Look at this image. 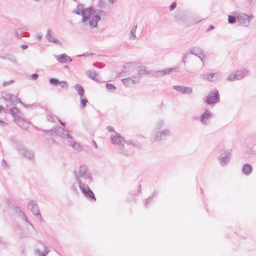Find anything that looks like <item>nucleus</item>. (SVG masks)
I'll return each instance as SVG.
<instances>
[{"label": "nucleus", "mask_w": 256, "mask_h": 256, "mask_svg": "<svg viewBox=\"0 0 256 256\" xmlns=\"http://www.w3.org/2000/svg\"><path fill=\"white\" fill-rule=\"evenodd\" d=\"M18 102H20L22 106H24V104L20 98L18 99Z\"/></svg>", "instance_id": "4d7b16f0"}, {"label": "nucleus", "mask_w": 256, "mask_h": 256, "mask_svg": "<svg viewBox=\"0 0 256 256\" xmlns=\"http://www.w3.org/2000/svg\"><path fill=\"white\" fill-rule=\"evenodd\" d=\"M137 70L138 74V76L128 78L122 80L124 84L126 87H130L132 85L138 84L141 79V76L143 74H148L150 73L149 71L147 70L145 66L144 65H140L138 66L137 68Z\"/></svg>", "instance_id": "f03ea898"}, {"label": "nucleus", "mask_w": 256, "mask_h": 256, "mask_svg": "<svg viewBox=\"0 0 256 256\" xmlns=\"http://www.w3.org/2000/svg\"><path fill=\"white\" fill-rule=\"evenodd\" d=\"M0 123H1L2 124H4V125L5 124H6V123L4 121L0 119Z\"/></svg>", "instance_id": "052dcab7"}, {"label": "nucleus", "mask_w": 256, "mask_h": 256, "mask_svg": "<svg viewBox=\"0 0 256 256\" xmlns=\"http://www.w3.org/2000/svg\"><path fill=\"white\" fill-rule=\"evenodd\" d=\"M33 228H34V225L30 222H29V223H28Z\"/></svg>", "instance_id": "e2e57ef3"}, {"label": "nucleus", "mask_w": 256, "mask_h": 256, "mask_svg": "<svg viewBox=\"0 0 256 256\" xmlns=\"http://www.w3.org/2000/svg\"><path fill=\"white\" fill-rule=\"evenodd\" d=\"M54 42L60 44V42L58 40H54Z\"/></svg>", "instance_id": "0e129e2a"}, {"label": "nucleus", "mask_w": 256, "mask_h": 256, "mask_svg": "<svg viewBox=\"0 0 256 256\" xmlns=\"http://www.w3.org/2000/svg\"><path fill=\"white\" fill-rule=\"evenodd\" d=\"M68 143L69 145L72 148H74V150L78 152H80L82 150V147L80 145V144L76 142H75L73 141L72 140H68Z\"/></svg>", "instance_id": "4be33fe9"}, {"label": "nucleus", "mask_w": 256, "mask_h": 256, "mask_svg": "<svg viewBox=\"0 0 256 256\" xmlns=\"http://www.w3.org/2000/svg\"><path fill=\"white\" fill-rule=\"evenodd\" d=\"M43 132L47 136H56V127L50 130H43Z\"/></svg>", "instance_id": "c85d7f7f"}, {"label": "nucleus", "mask_w": 256, "mask_h": 256, "mask_svg": "<svg viewBox=\"0 0 256 256\" xmlns=\"http://www.w3.org/2000/svg\"><path fill=\"white\" fill-rule=\"evenodd\" d=\"M88 168L86 166L83 165L81 166L80 168L78 174V176L80 178V177H82L84 176V174H88L87 172Z\"/></svg>", "instance_id": "a878e982"}, {"label": "nucleus", "mask_w": 256, "mask_h": 256, "mask_svg": "<svg viewBox=\"0 0 256 256\" xmlns=\"http://www.w3.org/2000/svg\"><path fill=\"white\" fill-rule=\"evenodd\" d=\"M28 208L32 214L36 216L40 222L42 220V218L40 214L38 204L34 200H31L28 204Z\"/></svg>", "instance_id": "6e6552de"}, {"label": "nucleus", "mask_w": 256, "mask_h": 256, "mask_svg": "<svg viewBox=\"0 0 256 256\" xmlns=\"http://www.w3.org/2000/svg\"><path fill=\"white\" fill-rule=\"evenodd\" d=\"M158 194L156 191H154L148 198H146L144 201V205L146 208H148L150 205L154 202V198Z\"/></svg>", "instance_id": "dca6fc26"}, {"label": "nucleus", "mask_w": 256, "mask_h": 256, "mask_svg": "<svg viewBox=\"0 0 256 256\" xmlns=\"http://www.w3.org/2000/svg\"><path fill=\"white\" fill-rule=\"evenodd\" d=\"M254 18L252 16H248L246 14H242L240 17V20L242 24L248 26L250 21Z\"/></svg>", "instance_id": "f3484780"}, {"label": "nucleus", "mask_w": 256, "mask_h": 256, "mask_svg": "<svg viewBox=\"0 0 256 256\" xmlns=\"http://www.w3.org/2000/svg\"><path fill=\"white\" fill-rule=\"evenodd\" d=\"M2 166L4 167V168H8V162H6V161L5 160H3L2 162Z\"/></svg>", "instance_id": "09e8293b"}, {"label": "nucleus", "mask_w": 256, "mask_h": 256, "mask_svg": "<svg viewBox=\"0 0 256 256\" xmlns=\"http://www.w3.org/2000/svg\"><path fill=\"white\" fill-rule=\"evenodd\" d=\"M20 154L22 155L24 157L30 160L34 158V153L32 151L27 149L26 148Z\"/></svg>", "instance_id": "412c9836"}, {"label": "nucleus", "mask_w": 256, "mask_h": 256, "mask_svg": "<svg viewBox=\"0 0 256 256\" xmlns=\"http://www.w3.org/2000/svg\"><path fill=\"white\" fill-rule=\"evenodd\" d=\"M24 106L26 108H30L31 109H34L40 106V103H34L32 104H24Z\"/></svg>", "instance_id": "72a5a7b5"}, {"label": "nucleus", "mask_w": 256, "mask_h": 256, "mask_svg": "<svg viewBox=\"0 0 256 256\" xmlns=\"http://www.w3.org/2000/svg\"><path fill=\"white\" fill-rule=\"evenodd\" d=\"M248 70L247 68L238 70L232 72L228 77L227 80L230 82H234L244 78L248 74Z\"/></svg>", "instance_id": "423d86ee"}, {"label": "nucleus", "mask_w": 256, "mask_h": 256, "mask_svg": "<svg viewBox=\"0 0 256 256\" xmlns=\"http://www.w3.org/2000/svg\"><path fill=\"white\" fill-rule=\"evenodd\" d=\"M116 135L111 136V142L113 144L116 145L118 144L120 146L119 152L120 153L126 156H128V150H124V145L122 144V142H124V140H126L124 138L119 134L116 132H115Z\"/></svg>", "instance_id": "39448f33"}, {"label": "nucleus", "mask_w": 256, "mask_h": 256, "mask_svg": "<svg viewBox=\"0 0 256 256\" xmlns=\"http://www.w3.org/2000/svg\"><path fill=\"white\" fill-rule=\"evenodd\" d=\"M134 196H136L138 194H134Z\"/></svg>", "instance_id": "774afa93"}, {"label": "nucleus", "mask_w": 256, "mask_h": 256, "mask_svg": "<svg viewBox=\"0 0 256 256\" xmlns=\"http://www.w3.org/2000/svg\"><path fill=\"white\" fill-rule=\"evenodd\" d=\"M56 59L60 63H70L72 62L70 58L66 54L58 56Z\"/></svg>", "instance_id": "6ab92c4d"}, {"label": "nucleus", "mask_w": 256, "mask_h": 256, "mask_svg": "<svg viewBox=\"0 0 256 256\" xmlns=\"http://www.w3.org/2000/svg\"><path fill=\"white\" fill-rule=\"evenodd\" d=\"M14 121H17L18 122L25 121L26 122V120H24L23 119L22 120V118L20 116H18V114L16 116H14ZM27 122L28 124L30 123L29 122Z\"/></svg>", "instance_id": "58836bf2"}, {"label": "nucleus", "mask_w": 256, "mask_h": 256, "mask_svg": "<svg viewBox=\"0 0 256 256\" xmlns=\"http://www.w3.org/2000/svg\"><path fill=\"white\" fill-rule=\"evenodd\" d=\"M2 238L0 237V244H2Z\"/></svg>", "instance_id": "69168bd1"}, {"label": "nucleus", "mask_w": 256, "mask_h": 256, "mask_svg": "<svg viewBox=\"0 0 256 256\" xmlns=\"http://www.w3.org/2000/svg\"><path fill=\"white\" fill-rule=\"evenodd\" d=\"M220 100V96L218 90L211 92L206 96L205 102L208 105L215 104L219 102Z\"/></svg>", "instance_id": "0eeeda50"}, {"label": "nucleus", "mask_w": 256, "mask_h": 256, "mask_svg": "<svg viewBox=\"0 0 256 256\" xmlns=\"http://www.w3.org/2000/svg\"><path fill=\"white\" fill-rule=\"evenodd\" d=\"M86 74L89 78L92 79V80L98 81L96 76L98 75V74L95 70H88L86 72Z\"/></svg>", "instance_id": "b1692460"}, {"label": "nucleus", "mask_w": 256, "mask_h": 256, "mask_svg": "<svg viewBox=\"0 0 256 256\" xmlns=\"http://www.w3.org/2000/svg\"><path fill=\"white\" fill-rule=\"evenodd\" d=\"M92 143L96 148H98V144L94 140H92Z\"/></svg>", "instance_id": "13d9d810"}, {"label": "nucleus", "mask_w": 256, "mask_h": 256, "mask_svg": "<svg viewBox=\"0 0 256 256\" xmlns=\"http://www.w3.org/2000/svg\"><path fill=\"white\" fill-rule=\"evenodd\" d=\"M94 66H96V67H97L98 68H102L105 65H96V64H94Z\"/></svg>", "instance_id": "5fc2aeb1"}, {"label": "nucleus", "mask_w": 256, "mask_h": 256, "mask_svg": "<svg viewBox=\"0 0 256 256\" xmlns=\"http://www.w3.org/2000/svg\"><path fill=\"white\" fill-rule=\"evenodd\" d=\"M4 110V108L3 106H0V113H2Z\"/></svg>", "instance_id": "6e6d98bb"}, {"label": "nucleus", "mask_w": 256, "mask_h": 256, "mask_svg": "<svg viewBox=\"0 0 256 256\" xmlns=\"http://www.w3.org/2000/svg\"><path fill=\"white\" fill-rule=\"evenodd\" d=\"M228 22L230 24H234L236 22V19L234 17L232 16H229Z\"/></svg>", "instance_id": "ea45409f"}, {"label": "nucleus", "mask_w": 256, "mask_h": 256, "mask_svg": "<svg viewBox=\"0 0 256 256\" xmlns=\"http://www.w3.org/2000/svg\"><path fill=\"white\" fill-rule=\"evenodd\" d=\"M10 114H11L13 117L16 116L17 114L20 112V110L16 106H13L10 109Z\"/></svg>", "instance_id": "7c9ffc66"}, {"label": "nucleus", "mask_w": 256, "mask_h": 256, "mask_svg": "<svg viewBox=\"0 0 256 256\" xmlns=\"http://www.w3.org/2000/svg\"><path fill=\"white\" fill-rule=\"evenodd\" d=\"M70 190H72L76 194L78 193V190L77 188L76 187V186L75 185H72L70 187Z\"/></svg>", "instance_id": "37998d69"}, {"label": "nucleus", "mask_w": 256, "mask_h": 256, "mask_svg": "<svg viewBox=\"0 0 256 256\" xmlns=\"http://www.w3.org/2000/svg\"><path fill=\"white\" fill-rule=\"evenodd\" d=\"M124 142L128 145L132 146L134 148L141 149L142 148V144L134 140H124Z\"/></svg>", "instance_id": "5701e85b"}, {"label": "nucleus", "mask_w": 256, "mask_h": 256, "mask_svg": "<svg viewBox=\"0 0 256 256\" xmlns=\"http://www.w3.org/2000/svg\"><path fill=\"white\" fill-rule=\"evenodd\" d=\"M76 181L78 184L79 187L84 196L90 200L96 202V198L93 191L90 188L88 184H84L82 180L78 176L76 171L74 172Z\"/></svg>", "instance_id": "7ed1b4c3"}, {"label": "nucleus", "mask_w": 256, "mask_h": 256, "mask_svg": "<svg viewBox=\"0 0 256 256\" xmlns=\"http://www.w3.org/2000/svg\"><path fill=\"white\" fill-rule=\"evenodd\" d=\"M20 218H22L28 224L30 222L28 220V219L27 217L26 216L25 214H24V216H22Z\"/></svg>", "instance_id": "8fccbe9b"}, {"label": "nucleus", "mask_w": 256, "mask_h": 256, "mask_svg": "<svg viewBox=\"0 0 256 256\" xmlns=\"http://www.w3.org/2000/svg\"><path fill=\"white\" fill-rule=\"evenodd\" d=\"M110 1H111V2H114V0H110Z\"/></svg>", "instance_id": "338daca9"}, {"label": "nucleus", "mask_w": 256, "mask_h": 256, "mask_svg": "<svg viewBox=\"0 0 256 256\" xmlns=\"http://www.w3.org/2000/svg\"><path fill=\"white\" fill-rule=\"evenodd\" d=\"M56 136L60 137L62 138H68L69 140H73V137L69 134L68 131H66L62 128L56 126Z\"/></svg>", "instance_id": "f8f14e48"}, {"label": "nucleus", "mask_w": 256, "mask_h": 256, "mask_svg": "<svg viewBox=\"0 0 256 256\" xmlns=\"http://www.w3.org/2000/svg\"><path fill=\"white\" fill-rule=\"evenodd\" d=\"M212 117V112L210 111L206 110L200 116V120L203 124L208 126L210 124V119Z\"/></svg>", "instance_id": "ddd939ff"}, {"label": "nucleus", "mask_w": 256, "mask_h": 256, "mask_svg": "<svg viewBox=\"0 0 256 256\" xmlns=\"http://www.w3.org/2000/svg\"><path fill=\"white\" fill-rule=\"evenodd\" d=\"M131 65H124V70L122 72H118L117 74L116 78H120V77H122V76H124V73L127 72H128L126 70V69H127V68H128Z\"/></svg>", "instance_id": "473e14b6"}, {"label": "nucleus", "mask_w": 256, "mask_h": 256, "mask_svg": "<svg viewBox=\"0 0 256 256\" xmlns=\"http://www.w3.org/2000/svg\"><path fill=\"white\" fill-rule=\"evenodd\" d=\"M68 68H69L68 65H65V66H64V68H65L66 70H68Z\"/></svg>", "instance_id": "680f3d73"}, {"label": "nucleus", "mask_w": 256, "mask_h": 256, "mask_svg": "<svg viewBox=\"0 0 256 256\" xmlns=\"http://www.w3.org/2000/svg\"><path fill=\"white\" fill-rule=\"evenodd\" d=\"M50 252L48 248L46 246H44V252H42V254H44L45 255L47 256L49 252Z\"/></svg>", "instance_id": "c03bdc74"}, {"label": "nucleus", "mask_w": 256, "mask_h": 256, "mask_svg": "<svg viewBox=\"0 0 256 256\" xmlns=\"http://www.w3.org/2000/svg\"><path fill=\"white\" fill-rule=\"evenodd\" d=\"M171 136V131L170 129H164L156 133L155 140L160 142L166 140L167 137Z\"/></svg>", "instance_id": "9d476101"}, {"label": "nucleus", "mask_w": 256, "mask_h": 256, "mask_svg": "<svg viewBox=\"0 0 256 256\" xmlns=\"http://www.w3.org/2000/svg\"><path fill=\"white\" fill-rule=\"evenodd\" d=\"M36 254H38L39 256H47L44 254H42L41 251L39 250H36Z\"/></svg>", "instance_id": "de8ad7c7"}, {"label": "nucleus", "mask_w": 256, "mask_h": 256, "mask_svg": "<svg viewBox=\"0 0 256 256\" xmlns=\"http://www.w3.org/2000/svg\"><path fill=\"white\" fill-rule=\"evenodd\" d=\"M172 88L178 92H181L182 94H191L193 92V90L192 88L181 86H174Z\"/></svg>", "instance_id": "2eb2a0df"}, {"label": "nucleus", "mask_w": 256, "mask_h": 256, "mask_svg": "<svg viewBox=\"0 0 256 256\" xmlns=\"http://www.w3.org/2000/svg\"><path fill=\"white\" fill-rule=\"evenodd\" d=\"M164 122L163 120H159L156 126V129L158 130L161 129L164 126Z\"/></svg>", "instance_id": "c9c22d12"}, {"label": "nucleus", "mask_w": 256, "mask_h": 256, "mask_svg": "<svg viewBox=\"0 0 256 256\" xmlns=\"http://www.w3.org/2000/svg\"><path fill=\"white\" fill-rule=\"evenodd\" d=\"M232 152V150L225 148L220 151V155L218 158V160L222 166H226L230 162Z\"/></svg>", "instance_id": "20e7f679"}, {"label": "nucleus", "mask_w": 256, "mask_h": 256, "mask_svg": "<svg viewBox=\"0 0 256 256\" xmlns=\"http://www.w3.org/2000/svg\"><path fill=\"white\" fill-rule=\"evenodd\" d=\"M218 78V74L216 73H209L204 75V78L210 82H214Z\"/></svg>", "instance_id": "aec40b11"}, {"label": "nucleus", "mask_w": 256, "mask_h": 256, "mask_svg": "<svg viewBox=\"0 0 256 256\" xmlns=\"http://www.w3.org/2000/svg\"><path fill=\"white\" fill-rule=\"evenodd\" d=\"M179 70L178 66H176L172 68L152 72V75L155 78H160L172 72H179Z\"/></svg>", "instance_id": "1a4fd4ad"}, {"label": "nucleus", "mask_w": 256, "mask_h": 256, "mask_svg": "<svg viewBox=\"0 0 256 256\" xmlns=\"http://www.w3.org/2000/svg\"><path fill=\"white\" fill-rule=\"evenodd\" d=\"M24 121H22V122H18V126L19 127H20L21 128L23 129V130H28V126H25L24 125L23 123Z\"/></svg>", "instance_id": "4c0bfd02"}, {"label": "nucleus", "mask_w": 256, "mask_h": 256, "mask_svg": "<svg viewBox=\"0 0 256 256\" xmlns=\"http://www.w3.org/2000/svg\"><path fill=\"white\" fill-rule=\"evenodd\" d=\"M176 6H177L176 2H174L172 3V4L170 7V11H173L176 7Z\"/></svg>", "instance_id": "79ce46f5"}, {"label": "nucleus", "mask_w": 256, "mask_h": 256, "mask_svg": "<svg viewBox=\"0 0 256 256\" xmlns=\"http://www.w3.org/2000/svg\"><path fill=\"white\" fill-rule=\"evenodd\" d=\"M48 120L52 122H54V118L51 112H49L47 116Z\"/></svg>", "instance_id": "e433bc0d"}, {"label": "nucleus", "mask_w": 256, "mask_h": 256, "mask_svg": "<svg viewBox=\"0 0 256 256\" xmlns=\"http://www.w3.org/2000/svg\"><path fill=\"white\" fill-rule=\"evenodd\" d=\"M14 80H10V81H8V82H4V84H3V86H4V87L8 86H10V84H12L13 83H14Z\"/></svg>", "instance_id": "a19ab883"}, {"label": "nucleus", "mask_w": 256, "mask_h": 256, "mask_svg": "<svg viewBox=\"0 0 256 256\" xmlns=\"http://www.w3.org/2000/svg\"><path fill=\"white\" fill-rule=\"evenodd\" d=\"M106 129L109 132H115V130H114V128L111 126H108L107 128H106Z\"/></svg>", "instance_id": "49530a36"}, {"label": "nucleus", "mask_w": 256, "mask_h": 256, "mask_svg": "<svg viewBox=\"0 0 256 256\" xmlns=\"http://www.w3.org/2000/svg\"><path fill=\"white\" fill-rule=\"evenodd\" d=\"M106 89L111 92H114L116 90V86L112 84H106Z\"/></svg>", "instance_id": "f704fd0d"}, {"label": "nucleus", "mask_w": 256, "mask_h": 256, "mask_svg": "<svg viewBox=\"0 0 256 256\" xmlns=\"http://www.w3.org/2000/svg\"><path fill=\"white\" fill-rule=\"evenodd\" d=\"M49 82L50 85L54 86H60L61 89L67 90L68 88V83L66 81H60V80L56 78H50Z\"/></svg>", "instance_id": "9b49d317"}, {"label": "nucleus", "mask_w": 256, "mask_h": 256, "mask_svg": "<svg viewBox=\"0 0 256 256\" xmlns=\"http://www.w3.org/2000/svg\"><path fill=\"white\" fill-rule=\"evenodd\" d=\"M74 13L78 15L82 14L83 16V21L86 22L88 20L90 26L93 28L98 26L100 17L104 16V13L102 11L96 12L92 8L83 10L81 8H78L74 12Z\"/></svg>", "instance_id": "f257e3e1"}, {"label": "nucleus", "mask_w": 256, "mask_h": 256, "mask_svg": "<svg viewBox=\"0 0 256 256\" xmlns=\"http://www.w3.org/2000/svg\"><path fill=\"white\" fill-rule=\"evenodd\" d=\"M74 88L80 96H84V90L80 84H76Z\"/></svg>", "instance_id": "bb28decb"}, {"label": "nucleus", "mask_w": 256, "mask_h": 256, "mask_svg": "<svg viewBox=\"0 0 256 256\" xmlns=\"http://www.w3.org/2000/svg\"><path fill=\"white\" fill-rule=\"evenodd\" d=\"M253 168L251 164H246L244 165L242 168V172L244 174L248 176L251 174L252 172Z\"/></svg>", "instance_id": "a211bd4d"}, {"label": "nucleus", "mask_w": 256, "mask_h": 256, "mask_svg": "<svg viewBox=\"0 0 256 256\" xmlns=\"http://www.w3.org/2000/svg\"><path fill=\"white\" fill-rule=\"evenodd\" d=\"M31 78L33 80H36L38 78V74H34L31 76Z\"/></svg>", "instance_id": "a18cd8bd"}, {"label": "nucleus", "mask_w": 256, "mask_h": 256, "mask_svg": "<svg viewBox=\"0 0 256 256\" xmlns=\"http://www.w3.org/2000/svg\"><path fill=\"white\" fill-rule=\"evenodd\" d=\"M1 98L6 103L10 102L14 106H16L18 103L17 96L11 94H6L5 96H2Z\"/></svg>", "instance_id": "4468645a"}, {"label": "nucleus", "mask_w": 256, "mask_h": 256, "mask_svg": "<svg viewBox=\"0 0 256 256\" xmlns=\"http://www.w3.org/2000/svg\"><path fill=\"white\" fill-rule=\"evenodd\" d=\"M14 212L20 216H24V212L20 210L18 206H14Z\"/></svg>", "instance_id": "2f4dec72"}, {"label": "nucleus", "mask_w": 256, "mask_h": 256, "mask_svg": "<svg viewBox=\"0 0 256 256\" xmlns=\"http://www.w3.org/2000/svg\"><path fill=\"white\" fill-rule=\"evenodd\" d=\"M213 29H214V26H210V28H208V30H213Z\"/></svg>", "instance_id": "bf43d9fd"}, {"label": "nucleus", "mask_w": 256, "mask_h": 256, "mask_svg": "<svg viewBox=\"0 0 256 256\" xmlns=\"http://www.w3.org/2000/svg\"><path fill=\"white\" fill-rule=\"evenodd\" d=\"M81 178H83L84 180L86 181V184H88V186L89 184H91L92 182V174L88 173L84 174V176L80 177Z\"/></svg>", "instance_id": "cd10ccee"}, {"label": "nucleus", "mask_w": 256, "mask_h": 256, "mask_svg": "<svg viewBox=\"0 0 256 256\" xmlns=\"http://www.w3.org/2000/svg\"><path fill=\"white\" fill-rule=\"evenodd\" d=\"M142 186L140 184H139L138 186V193L140 194V193H142Z\"/></svg>", "instance_id": "603ef678"}, {"label": "nucleus", "mask_w": 256, "mask_h": 256, "mask_svg": "<svg viewBox=\"0 0 256 256\" xmlns=\"http://www.w3.org/2000/svg\"><path fill=\"white\" fill-rule=\"evenodd\" d=\"M80 97V106L82 108H84L86 106L88 101V99L84 96Z\"/></svg>", "instance_id": "c756f323"}, {"label": "nucleus", "mask_w": 256, "mask_h": 256, "mask_svg": "<svg viewBox=\"0 0 256 256\" xmlns=\"http://www.w3.org/2000/svg\"><path fill=\"white\" fill-rule=\"evenodd\" d=\"M4 112L6 114H10V109L8 108H4Z\"/></svg>", "instance_id": "864d4df0"}, {"label": "nucleus", "mask_w": 256, "mask_h": 256, "mask_svg": "<svg viewBox=\"0 0 256 256\" xmlns=\"http://www.w3.org/2000/svg\"><path fill=\"white\" fill-rule=\"evenodd\" d=\"M16 149L18 152L20 154L25 150L26 148L24 146L23 143L21 142H16Z\"/></svg>", "instance_id": "393cba45"}, {"label": "nucleus", "mask_w": 256, "mask_h": 256, "mask_svg": "<svg viewBox=\"0 0 256 256\" xmlns=\"http://www.w3.org/2000/svg\"><path fill=\"white\" fill-rule=\"evenodd\" d=\"M58 122L63 127H66V123L65 122H62L60 120H58Z\"/></svg>", "instance_id": "3c124183"}]
</instances>
